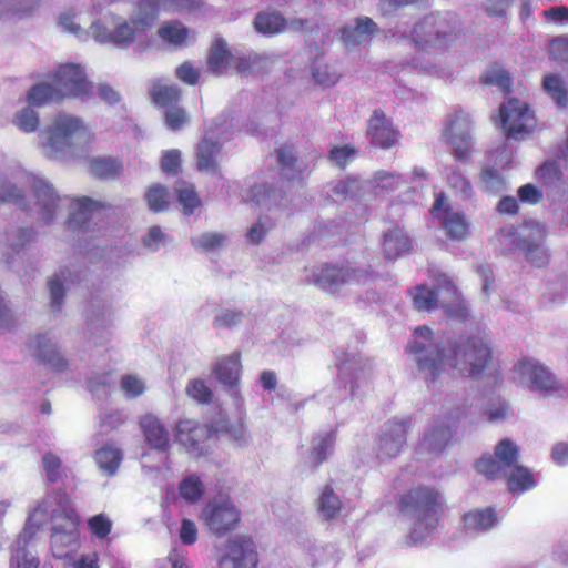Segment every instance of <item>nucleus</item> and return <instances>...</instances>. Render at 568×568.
Wrapping results in <instances>:
<instances>
[{"label": "nucleus", "mask_w": 568, "mask_h": 568, "mask_svg": "<svg viewBox=\"0 0 568 568\" xmlns=\"http://www.w3.org/2000/svg\"><path fill=\"white\" fill-rule=\"evenodd\" d=\"M406 352L415 356L418 371L429 382H435L447 368L459 376L478 377L493 361V349L481 334L449 339L446 346H435L432 351L414 342Z\"/></svg>", "instance_id": "f257e3e1"}, {"label": "nucleus", "mask_w": 568, "mask_h": 568, "mask_svg": "<svg viewBox=\"0 0 568 568\" xmlns=\"http://www.w3.org/2000/svg\"><path fill=\"white\" fill-rule=\"evenodd\" d=\"M93 98V84L89 81L80 64H60L54 71L51 82H41L31 87L28 92L30 104L41 106L50 102L65 99L89 100Z\"/></svg>", "instance_id": "f03ea898"}, {"label": "nucleus", "mask_w": 568, "mask_h": 568, "mask_svg": "<svg viewBox=\"0 0 568 568\" xmlns=\"http://www.w3.org/2000/svg\"><path fill=\"white\" fill-rule=\"evenodd\" d=\"M400 514L414 520L410 538L420 541L439 524L442 514L440 494L429 487L418 486L402 494L397 500Z\"/></svg>", "instance_id": "7ed1b4c3"}, {"label": "nucleus", "mask_w": 568, "mask_h": 568, "mask_svg": "<svg viewBox=\"0 0 568 568\" xmlns=\"http://www.w3.org/2000/svg\"><path fill=\"white\" fill-rule=\"evenodd\" d=\"M175 0H136L134 18L130 21L123 20L109 30L100 22L92 23L91 30L94 39L101 43H112L118 47L133 44L136 37L144 33L153 26L161 9Z\"/></svg>", "instance_id": "20e7f679"}, {"label": "nucleus", "mask_w": 568, "mask_h": 568, "mask_svg": "<svg viewBox=\"0 0 568 568\" xmlns=\"http://www.w3.org/2000/svg\"><path fill=\"white\" fill-rule=\"evenodd\" d=\"M43 133L42 145L49 158H55L72 148L77 139L85 144L94 140V133L81 118L67 113L54 115Z\"/></svg>", "instance_id": "39448f33"}, {"label": "nucleus", "mask_w": 568, "mask_h": 568, "mask_svg": "<svg viewBox=\"0 0 568 568\" xmlns=\"http://www.w3.org/2000/svg\"><path fill=\"white\" fill-rule=\"evenodd\" d=\"M473 129V119L464 110L458 109L447 115L442 134L457 161L468 162L471 158L474 151Z\"/></svg>", "instance_id": "423d86ee"}, {"label": "nucleus", "mask_w": 568, "mask_h": 568, "mask_svg": "<svg viewBox=\"0 0 568 568\" xmlns=\"http://www.w3.org/2000/svg\"><path fill=\"white\" fill-rule=\"evenodd\" d=\"M410 38L420 50L443 48L456 38L446 19L438 14L424 17L413 27Z\"/></svg>", "instance_id": "0eeeda50"}, {"label": "nucleus", "mask_w": 568, "mask_h": 568, "mask_svg": "<svg viewBox=\"0 0 568 568\" xmlns=\"http://www.w3.org/2000/svg\"><path fill=\"white\" fill-rule=\"evenodd\" d=\"M518 459V446L511 439L504 438L495 446L494 454H484L476 460L475 468L488 480H496L504 477Z\"/></svg>", "instance_id": "6e6552de"}, {"label": "nucleus", "mask_w": 568, "mask_h": 568, "mask_svg": "<svg viewBox=\"0 0 568 568\" xmlns=\"http://www.w3.org/2000/svg\"><path fill=\"white\" fill-rule=\"evenodd\" d=\"M499 118L505 135L516 140L530 134L537 125L529 105L515 98L500 105Z\"/></svg>", "instance_id": "1a4fd4ad"}, {"label": "nucleus", "mask_w": 568, "mask_h": 568, "mask_svg": "<svg viewBox=\"0 0 568 568\" xmlns=\"http://www.w3.org/2000/svg\"><path fill=\"white\" fill-rule=\"evenodd\" d=\"M430 214L439 220L448 240L464 242L470 235V223L464 212H455L444 193H438L430 207Z\"/></svg>", "instance_id": "9d476101"}, {"label": "nucleus", "mask_w": 568, "mask_h": 568, "mask_svg": "<svg viewBox=\"0 0 568 568\" xmlns=\"http://www.w3.org/2000/svg\"><path fill=\"white\" fill-rule=\"evenodd\" d=\"M203 519L213 535L223 537L239 527L241 513L227 498L220 503L210 501L203 510Z\"/></svg>", "instance_id": "9b49d317"}, {"label": "nucleus", "mask_w": 568, "mask_h": 568, "mask_svg": "<svg viewBox=\"0 0 568 568\" xmlns=\"http://www.w3.org/2000/svg\"><path fill=\"white\" fill-rule=\"evenodd\" d=\"M47 517V503L42 501L37 505L28 517L22 535L17 542L18 546L14 556L11 559V566H14L16 568H39V559L26 550V544L37 535Z\"/></svg>", "instance_id": "f8f14e48"}, {"label": "nucleus", "mask_w": 568, "mask_h": 568, "mask_svg": "<svg viewBox=\"0 0 568 568\" xmlns=\"http://www.w3.org/2000/svg\"><path fill=\"white\" fill-rule=\"evenodd\" d=\"M219 434L215 425L201 424L194 419H183L176 424L175 440L196 456L205 453V444Z\"/></svg>", "instance_id": "ddd939ff"}, {"label": "nucleus", "mask_w": 568, "mask_h": 568, "mask_svg": "<svg viewBox=\"0 0 568 568\" xmlns=\"http://www.w3.org/2000/svg\"><path fill=\"white\" fill-rule=\"evenodd\" d=\"M258 554L252 537L240 535L229 540L225 554L219 560L220 568H257Z\"/></svg>", "instance_id": "4468645a"}, {"label": "nucleus", "mask_w": 568, "mask_h": 568, "mask_svg": "<svg viewBox=\"0 0 568 568\" xmlns=\"http://www.w3.org/2000/svg\"><path fill=\"white\" fill-rule=\"evenodd\" d=\"M410 417L387 422L378 436L376 456L381 460L396 457L406 444Z\"/></svg>", "instance_id": "2eb2a0df"}, {"label": "nucleus", "mask_w": 568, "mask_h": 568, "mask_svg": "<svg viewBox=\"0 0 568 568\" xmlns=\"http://www.w3.org/2000/svg\"><path fill=\"white\" fill-rule=\"evenodd\" d=\"M362 275L356 268L324 263L313 270L310 282L324 291L335 292L345 284L358 282Z\"/></svg>", "instance_id": "dca6fc26"}, {"label": "nucleus", "mask_w": 568, "mask_h": 568, "mask_svg": "<svg viewBox=\"0 0 568 568\" xmlns=\"http://www.w3.org/2000/svg\"><path fill=\"white\" fill-rule=\"evenodd\" d=\"M54 508L50 515L51 530H79L81 518L65 488L53 493Z\"/></svg>", "instance_id": "f3484780"}, {"label": "nucleus", "mask_w": 568, "mask_h": 568, "mask_svg": "<svg viewBox=\"0 0 568 568\" xmlns=\"http://www.w3.org/2000/svg\"><path fill=\"white\" fill-rule=\"evenodd\" d=\"M367 136L375 148L390 149L395 146L400 138V132L395 129L392 122L381 110H375L367 123Z\"/></svg>", "instance_id": "a211bd4d"}, {"label": "nucleus", "mask_w": 568, "mask_h": 568, "mask_svg": "<svg viewBox=\"0 0 568 568\" xmlns=\"http://www.w3.org/2000/svg\"><path fill=\"white\" fill-rule=\"evenodd\" d=\"M516 371L527 377L531 385L540 392L551 393L560 388L554 374L535 359L523 358L516 365Z\"/></svg>", "instance_id": "6ab92c4d"}, {"label": "nucleus", "mask_w": 568, "mask_h": 568, "mask_svg": "<svg viewBox=\"0 0 568 568\" xmlns=\"http://www.w3.org/2000/svg\"><path fill=\"white\" fill-rule=\"evenodd\" d=\"M454 430L447 420H442L435 424L417 445V453L437 455L445 450L448 444L453 440Z\"/></svg>", "instance_id": "aec40b11"}, {"label": "nucleus", "mask_w": 568, "mask_h": 568, "mask_svg": "<svg viewBox=\"0 0 568 568\" xmlns=\"http://www.w3.org/2000/svg\"><path fill=\"white\" fill-rule=\"evenodd\" d=\"M30 348L34 349V357L39 364L49 366L52 371L62 373L68 369V361L47 335H36Z\"/></svg>", "instance_id": "412c9836"}, {"label": "nucleus", "mask_w": 568, "mask_h": 568, "mask_svg": "<svg viewBox=\"0 0 568 568\" xmlns=\"http://www.w3.org/2000/svg\"><path fill=\"white\" fill-rule=\"evenodd\" d=\"M222 151V143L219 139L212 140L206 134L197 143L195 150V165L197 171L212 174H220L219 156Z\"/></svg>", "instance_id": "4be33fe9"}, {"label": "nucleus", "mask_w": 568, "mask_h": 568, "mask_svg": "<svg viewBox=\"0 0 568 568\" xmlns=\"http://www.w3.org/2000/svg\"><path fill=\"white\" fill-rule=\"evenodd\" d=\"M139 425L142 429L145 442L152 449L159 452L168 450L170 446V435L166 427L156 416L145 414L140 418Z\"/></svg>", "instance_id": "5701e85b"}, {"label": "nucleus", "mask_w": 568, "mask_h": 568, "mask_svg": "<svg viewBox=\"0 0 568 568\" xmlns=\"http://www.w3.org/2000/svg\"><path fill=\"white\" fill-rule=\"evenodd\" d=\"M233 60L234 54L229 49L226 41L221 37H216L206 57L207 71L215 77L225 75L232 69Z\"/></svg>", "instance_id": "b1692460"}, {"label": "nucleus", "mask_w": 568, "mask_h": 568, "mask_svg": "<svg viewBox=\"0 0 568 568\" xmlns=\"http://www.w3.org/2000/svg\"><path fill=\"white\" fill-rule=\"evenodd\" d=\"M213 373L216 379L224 386L230 388L236 387L242 373L241 353L233 352L227 356L219 358L213 367Z\"/></svg>", "instance_id": "393cba45"}, {"label": "nucleus", "mask_w": 568, "mask_h": 568, "mask_svg": "<svg viewBox=\"0 0 568 568\" xmlns=\"http://www.w3.org/2000/svg\"><path fill=\"white\" fill-rule=\"evenodd\" d=\"M106 205L89 196L72 200V212L68 219V225L72 230H80L87 226L95 211L105 209Z\"/></svg>", "instance_id": "a878e982"}, {"label": "nucleus", "mask_w": 568, "mask_h": 568, "mask_svg": "<svg viewBox=\"0 0 568 568\" xmlns=\"http://www.w3.org/2000/svg\"><path fill=\"white\" fill-rule=\"evenodd\" d=\"M50 545L52 554L58 559L70 558L80 547L79 530H51Z\"/></svg>", "instance_id": "bb28decb"}, {"label": "nucleus", "mask_w": 568, "mask_h": 568, "mask_svg": "<svg viewBox=\"0 0 568 568\" xmlns=\"http://www.w3.org/2000/svg\"><path fill=\"white\" fill-rule=\"evenodd\" d=\"M32 190L37 200V204L41 206L42 219L45 223H51L60 197L57 195L51 185L43 181L34 180Z\"/></svg>", "instance_id": "cd10ccee"}, {"label": "nucleus", "mask_w": 568, "mask_h": 568, "mask_svg": "<svg viewBox=\"0 0 568 568\" xmlns=\"http://www.w3.org/2000/svg\"><path fill=\"white\" fill-rule=\"evenodd\" d=\"M412 250V240L398 226L388 229L383 237V251L388 260H395Z\"/></svg>", "instance_id": "c85d7f7f"}, {"label": "nucleus", "mask_w": 568, "mask_h": 568, "mask_svg": "<svg viewBox=\"0 0 568 568\" xmlns=\"http://www.w3.org/2000/svg\"><path fill=\"white\" fill-rule=\"evenodd\" d=\"M377 31V24L368 17L357 18L354 27L341 30L342 40L347 47H357Z\"/></svg>", "instance_id": "c756f323"}, {"label": "nucleus", "mask_w": 568, "mask_h": 568, "mask_svg": "<svg viewBox=\"0 0 568 568\" xmlns=\"http://www.w3.org/2000/svg\"><path fill=\"white\" fill-rule=\"evenodd\" d=\"M89 172L99 180H114L123 172V162L114 156H93L89 161Z\"/></svg>", "instance_id": "7c9ffc66"}, {"label": "nucleus", "mask_w": 568, "mask_h": 568, "mask_svg": "<svg viewBox=\"0 0 568 568\" xmlns=\"http://www.w3.org/2000/svg\"><path fill=\"white\" fill-rule=\"evenodd\" d=\"M546 235L539 239L525 237L520 241L519 247L525 253L526 260L536 267H545L550 262V254L545 247Z\"/></svg>", "instance_id": "2f4dec72"}, {"label": "nucleus", "mask_w": 568, "mask_h": 568, "mask_svg": "<svg viewBox=\"0 0 568 568\" xmlns=\"http://www.w3.org/2000/svg\"><path fill=\"white\" fill-rule=\"evenodd\" d=\"M497 519L496 510L488 507L465 513L463 524L467 531L483 532L489 530L497 523Z\"/></svg>", "instance_id": "473e14b6"}, {"label": "nucleus", "mask_w": 568, "mask_h": 568, "mask_svg": "<svg viewBox=\"0 0 568 568\" xmlns=\"http://www.w3.org/2000/svg\"><path fill=\"white\" fill-rule=\"evenodd\" d=\"M149 94L155 105L165 109L178 105L182 98V91L178 85L165 84L161 80L152 83Z\"/></svg>", "instance_id": "72a5a7b5"}, {"label": "nucleus", "mask_w": 568, "mask_h": 568, "mask_svg": "<svg viewBox=\"0 0 568 568\" xmlns=\"http://www.w3.org/2000/svg\"><path fill=\"white\" fill-rule=\"evenodd\" d=\"M542 89L558 108L564 109L568 106V87L560 75L555 73L545 74Z\"/></svg>", "instance_id": "f704fd0d"}, {"label": "nucleus", "mask_w": 568, "mask_h": 568, "mask_svg": "<svg viewBox=\"0 0 568 568\" xmlns=\"http://www.w3.org/2000/svg\"><path fill=\"white\" fill-rule=\"evenodd\" d=\"M254 26L261 33L276 34L285 29L287 22L278 11H263L255 17Z\"/></svg>", "instance_id": "c9c22d12"}, {"label": "nucleus", "mask_w": 568, "mask_h": 568, "mask_svg": "<svg viewBox=\"0 0 568 568\" xmlns=\"http://www.w3.org/2000/svg\"><path fill=\"white\" fill-rule=\"evenodd\" d=\"M443 288L453 297L452 303L442 304L447 316L453 320L466 321L469 316L468 308L459 295L457 286L447 282Z\"/></svg>", "instance_id": "e433bc0d"}, {"label": "nucleus", "mask_w": 568, "mask_h": 568, "mask_svg": "<svg viewBox=\"0 0 568 568\" xmlns=\"http://www.w3.org/2000/svg\"><path fill=\"white\" fill-rule=\"evenodd\" d=\"M175 193L185 215H192L201 205V199L192 183L179 182L175 186Z\"/></svg>", "instance_id": "4c0bfd02"}, {"label": "nucleus", "mask_w": 568, "mask_h": 568, "mask_svg": "<svg viewBox=\"0 0 568 568\" xmlns=\"http://www.w3.org/2000/svg\"><path fill=\"white\" fill-rule=\"evenodd\" d=\"M480 83L499 88L505 94L511 91V79L509 73L498 64L489 67L481 75Z\"/></svg>", "instance_id": "58836bf2"}, {"label": "nucleus", "mask_w": 568, "mask_h": 568, "mask_svg": "<svg viewBox=\"0 0 568 568\" xmlns=\"http://www.w3.org/2000/svg\"><path fill=\"white\" fill-rule=\"evenodd\" d=\"M342 509V501L331 484H326L318 498V511L326 518H335Z\"/></svg>", "instance_id": "ea45409f"}, {"label": "nucleus", "mask_w": 568, "mask_h": 568, "mask_svg": "<svg viewBox=\"0 0 568 568\" xmlns=\"http://www.w3.org/2000/svg\"><path fill=\"white\" fill-rule=\"evenodd\" d=\"M158 34L165 42L181 47L189 38V29L180 21H170L159 28Z\"/></svg>", "instance_id": "a19ab883"}, {"label": "nucleus", "mask_w": 568, "mask_h": 568, "mask_svg": "<svg viewBox=\"0 0 568 568\" xmlns=\"http://www.w3.org/2000/svg\"><path fill=\"white\" fill-rule=\"evenodd\" d=\"M442 287L436 291L428 288L426 285H418L413 292L414 306L418 311H432L438 306V296Z\"/></svg>", "instance_id": "79ce46f5"}, {"label": "nucleus", "mask_w": 568, "mask_h": 568, "mask_svg": "<svg viewBox=\"0 0 568 568\" xmlns=\"http://www.w3.org/2000/svg\"><path fill=\"white\" fill-rule=\"evenodd\" d=\"M537 180L545 186L555 190L562 184V172L556 161L545 162L536 172Z\"/></svg>", "instance_id": "37998d69"}, {"label": "nucleus", "mask_w": 568, "mask_h": 568, "mask_svg": "<svg viewBox=\"0 0 568 568\" xmlns=\"http://www.w3.org/2000/svg\"><path fill=\"white\" fill-rule=\"evenodd\" d=\"M94 459L101 469L113 475L120 467L122 454L118 448L105 446L95 452Z\"/></svg>", "instance_id": "c03bdc74"}, {"label": "nucleus", "mask_w": 568, "mask_h": 568, "mask_svg": "<svg viewBox=\"0 0 568 568\" xmlns=\"http://www.w3.org/2000/svg\"><path fill=\"white\" fill-rule=\"evenodd\" d=\"M336 439V433L331 430L324 435L316 437L311 450L313 467L317 468L328 456V450L333 447Z\"/></svg>", "instance_id": "a18cd8bd"}, {"label": "nucleus", "mask_w": 568, "mask_h": 568, "mask_svg": "<svg viewBox=\"0 0 568 568\" xmlns=\"http://www.w3.org/2000/svg\"><path fill=\"white\" fill-rule=\"evenodd\" d=\"M179 493L185 501L194 504L202 498L205 488L197 475H191L180 483Z\"/></svg>", "instance_id": "49530a36"}, {"label": "nucleus", "mask_w": 568, "mask_h": 568, "mask_svg": "<svg viewBox=\"0 0 568 568\" xmlns=\"http://www.w3.org/2000/svg\"><path fill=\"white\" fill-rule=\"evenodd\" d=\"M513 471L508 476V487L511 491H525L535 486V479L532 473L524 466L515 464Z\"/></svg>", "instance_id": "de8ad7c7"}, {"label": "nucleus", "mask_w": 568, "mask_h": 568, "mask_svg": "<svg viewBox=\"0 0 568 568\" xmlns=\"http://www.w3.org/2000/svg\"><path fill=\"white\" fill-rule=\"evenodd\" d=\"M277 162L282 168L292 169V174L287 176L290 181H302L304 180V170H296L295 164L297 162V158L295 151L292 145L284 144L281 145L277 150Z\"/></svg>", "instance_id": "09e8293b"}, {"label": "nucleus", "mask_w": 568, "mask_h": 568, "mask_svg": "<svg viewBox=\"0 0 568 568\" xmlns=\"http://www.w3.org/2000/svg\"><path fill=\"white\" fill-rule=\"evenodd\" d=\"M145 199L150 210L155 213L163 212L170 206V193L165 186L160 184L150 186Z\"/></svg>", "instance_id": "8fccbe9b"}, {"label": "nucleus", "mask_w": 568, "mask_h": 568, "mask_svg": "<svg viewBox=\"0 0 568 568\" xmlns=\"http://www.w3.org/2000/svg\"><path fill=\"white\" fill-rule=\"evenodd\" d=\"M313 79L318 85L329 88L337 83L339 74L324 63L323 59L316 58L313 63Z\"/></svg>", "instance_id": "3c124183"}, {"label": "nucleus", "mask_w": 568, "mask_h": 568, "mask_svg": "<svg viewBox=\"0 0 568 568\" xmlns=\"http://www.w3.org/2000/svg\"><path fill=\"white\" fill-rule=\"evenodd\" d=\"M186 394L200 404H209L213 398L212 390L204 381L200 378L191 379L186 386Z\"/></svg>", "instance_id": "603ef678"}, {"label": "nucleus", "mask_w": 568, "mask_h": 568, "mask_svg": "<svg viewBox=\"0 0 568 568\" xmlns=\"http://www.w3.org/2000/svg\"><path fill=\"white\" fill-rule=\"evenodd\" d=\"M42 464L49 484H55L62 478V463L55 454L45 453L42 457Z\"/></svg>", "instance_id": "864d4df0"}, {"label": "nucleus", "mask_w": 568, "mask_h": 568, "mask_svg": "<svg viewBox=\"0 0 568 568\" xmlns=\"http://www.w3.org/2000/svg\"><path fill=\"white\" fill-rule=\"evenodd\" d=\"M88 528L92 536L105 539L112 530V521L104 514H98L88 519Z\"/></svg>", "instance_id": "5fc2aeb1"}, {"label": "nucleus", "mask_w": 568, "mask_h": 568, "mask_svg": "<svg viewBox=\"0 0 568 568\" xmlns=\"http://www.w3.org/2000/svg\"><path fill=\"white\" fill-rule=\"evenodd\" d=\"M13 123L23 132H34L39 126V116L31 108H24L16 114Z\"/></svg>", "instance_id": "6e6d98bb"}, {"label": "nucleus", "mask_w": 568, "mask_h": 568, "mask_svg": "<svg viewBox=\"0 0 568 568\" xmlns=\"http://www.w3.org/2000/svg\"><path fill=\"white\" fill-rule=\"evenodd\" d=\"M244 317L242 311L227 310L216 315L213 322V326L216 328L232 329L237 326Z\"/></svg>", "instance_id": "4d7b16f0"}, {"label": "nucleus", "mask_w": 568, "mask_h": 568, "mask_svg": "<svg viewBox=\"0 0 568 568\" xmlns=\"http://www.w3.org/2000/svg\"><path fill=\"white\" fill-rule=\"evenodd\" d=\"M161 169L166 174H178L181 170V152L178 149L165 151L161 158Z\"/></svg>", "instance_id": "13d9d810"}, {"label": "nucleus", "mask_w": 568, "mask_h": 568, "mask_svg": "<svg viewBox=\"0 0 568 568\" xmlns=\"http://www.w3.org/2000/svg\"><path fill=\"white\" fill-rule=\"evenodd\" d=\"M480 179L485 184L486 190L490 192H499L505 186L503 175L494 168L484 169L481 171Z\"/></svg>", "instance_id": "bf43d9fd"}, {"label": "nucleus", "mask_w": 568, "mask_h": 568, "mask_svg": "<svg viewBox=\"0 0 568 568\" xmlns=\"http://www.w3.org/2000/svg\"><path fill=\"white\" fill-rule=\"evenodd\" d=\"M186 122L187 114L183 108L174 105L166 109L165 123L171 130H181Z\"/></svg>", "instance_id": "052dcab7"}, {"label": "nucleus", "mask_w": 568, "mask_h": 568, "mask_svg": "<svg viewBox=\"0 0 568 568\" xmlns=\"http://www.w3.org/2000/svg\"><path fill=\"white\" fill-rule=\"evenodd\" d=\"M121 387L128 398H135L145 390L144 383L134 375H123Z\"/></svg>", "instance_id": "680f3d73"}, {"label": "nucleus", "mask_w": 568, "mask_h": 568, "mask_svg": "<svg viewBox=\"0 0 568 568\" xmlns=\"http://www.w3.org/2000/svg\"><path fill=\"white\" fill-rule=\"evenodd\" d=\"M175 74L180 81L189 85H195L200 79V71L189 61L179 65Z\"/></svg>", "instance_id": "e2e57ef3"}, {"label": "nucleus", "mask_w": 568, "mask_h": 568, "mask_svg": "<svg viewBox=\"0 0 568 568\" xmlns=\"http://www.w3.org/2000/svg\"><path fill=\"white\" fill-rule=\"evenodd\" d=\"M355 149L352 145L333 146L329 150V159L339 168L345 165L354 158Z\"/></svg>", "instance_id": "0e129e2a"}, {"label": "nucleus", "mask_w": 568, "mask_h": 568, "mask_svg": "<svg viewBox=\"0 0 568 568\" xmlns=\"http://www.w3.org/2000/svg\"><path fill=\"white\" fill-rule=\"evenodd\" d=\"M49 291L51 295V307L53 311L59 312L64 298V288L58 276L50 278Z\"/></svg>", "instance_id": "69168bd1"}, {"label": "nucleus", "mask_w": 568, "mask_h": 568, "mask_svg": "<svg viewBox=\"0 0 568 568\" xmlns=\"http://www.w3.org/2000/svg\"><path fill=\"white\" fill-rule=\"evenodd\" d=\"M551 59L558 63L568 62V39H554L550 43Z\"/></svg>", "instance_id": "338daca9"}, {"label": "nucleus", "mask_w": 568, "mask_h": 568, "mask_svg": "<svg viewBox=\"0 0 568 568\" xmlns=\"http://www.w3.org/2000/svg\"><path fill=\"white\" fill-rule=\"evenodd\" d=\"M448 183L450 187L460 192L462 194L468 195L471 193L470 182L458 170H453L448 174Z\"/></svg>", "instance_id": "774afa93"}]
</instances>
